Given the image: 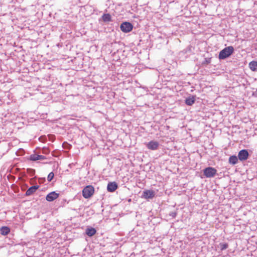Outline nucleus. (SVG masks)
Masks as SVG:
<instances>
[{
  "label": "nucleus",
  "mask_w": 257,
  "mask_h": 257,
  "mask_svg": "<svg viewBox=\"0 0 257 257\" xmlns=\"http://www.w3.org/2000/svg\"><path fill=\"white\" fill-rule=\"evenodd\" d=\"M101 19L104 22H109L112 21L111 16L109 14H104Z\"/></svg>",
  "instance_id": "obj_16"
},
{
  "label": "nucleus",
  "mask_w": 257,
  "mask_h": 257,
  "mask_svg": "<svg viewBox=\"0 0 257 257\" xmlns=\"http://www.w3.org/2000/svg\"><path fill=\"white\" fill-rule=\"evenodd\" d=\"M94 192V188L92 185L85 187L82 190V195L85 199L91 197Z\"/></svg>",
  "instance_id": "obj_2"
},
{
  "label": "nucleus",
  "mask_w": 257,
  "mask_h": 257,
  "mask_svg": "<svg viewBox=\"0 0 257 257\" xmlns=\"http://www.w3.org/2000/svg\"><path fill=\"white\" fill-rule=\"evenodd\" d=\"M155 195V192L152 190L144 191L143 193V197L146 199H152Z\"/></svg>",
  "instance_id": "obj_7"
},
{
  "label": "nucleus",
  "mask_w": 257,
  "mask_h": 257,
  "mask_svg": "<svg viewBox=\"0 0 257 257\" xmlns=\"http://www.w3.org/2000/svg\"><path fill=\"white\" fill-rule=\"evenodd\" d=\"M96 232V230L93 227H88L86 229L85 233L88 236H92Z\"/></svg>",
  "instance_id": "obj_13"
},
{
  "label": "nucleus",
  "mask_w": 257,
  "mask_h": 257,
  "mask_svg": "<svg viewBox=\"0 0 257 257\" xmlns=\"http://www.w3.org/2000/svg\"><path fill=\"white\" fill-rule=\"evenodd\" d=\"M59 197V194L53 191L49 193L46 197L47 201L51 202L57 199Z\"/></svg>",
  "instance_id": "obj_8"
},
{
  "label": "nucleus",
  "mask_w": 257,
  "mask_h": 257,
  "mask_svg": "<svg viewBox=\"0 0 257 257\" xmlns=\"http://www.w3.org/2000/svg\"><path fill=\"white\" fill-rule=\"evenodd\" d=\"M46 159L45 156L37 154L31 155L30 157V160L33 161H36L39 160H45Z\"/></svg>",
  "instance_id": "obj_11"
},
{
  "label": "nucleus",
  "mask_w": 257,
  "mask_h": 257,
  "mask_svg": "<svg viewBox=\"0 0 257 257\" xmlns=\"http://www.w3.org/2000/svg\"><path fill=\"white\" fill-rule=\"evenodd\" d=\"M62 146L63 148L65 149H70L71 147V145L67 143H64Z\"/></svg>",
  "instance_id": "obj_21"
},
{
  "label": "nucleus",
  "mask_w": 257,
  "mask_h": 257,
  "mask_svg": "<svg viewBox=\"0 0 257 257\" xmlns=\"http://www.w3.org/2000/svg\"><path fill=\"white\" fill-rule=\"evenodd\" d=\"M39 188V185H34L30 187L26 192V196H30L33 194Z\"/></svg>",
  "instance_id": "obj_10"
},
{
  "label": "nucleus",
  "mask_w": 257,
  "mask_h": 257,
  "mask_svg": "<svg viewBox=\"0 0 257 257\" xmlns=\"http://www.w3.org/2000/svg\"><path fill=\"white\" fill-rule=\"evenodd\" d=\"M117 187L118 185L116 182H109L107 184V190L109 192H113L117 189Z\"/></svg>",
  "instance_id": "obj_9"
},
{
  "label": "nucleus",
  "mask_w": 257,
  "mask_h": 257,
  "mask_svg": "<svg viewBox=\"0 0 257 257\" xmlns=\"http://www.w3.org/2000/svg\"><path fill=\"white\" fill-rule=\"evenodd\" d=\"M250 69L253 71H257V61H252L249 63Z\"/></svg>",
  "instance_id": "obj_17"
},
{
  "label": "nucleus",
  "mask_w": 257,
  "mask_h": 257,
  "mask_svg": "<svg viewBox=\"0 0 257 257\" xmlns=\"http://www.w3.org/2000/svg\"><path fill=\"white\" fill-rule=\"evenodd\" d=\"M133 28V25L130 22H123L120 26L121 31L124 33H128L131 32Z\"/></svg>",
  "instance_id": "obj_4"
},
{
  "label": "nucleus",
  "mask_w": 257,
  "mask_h": 257,
  "mask_svg": "<svg viewBox=\"0 0 257 257\" xmlns=\"http://www.w3.org/2000/svg\"><path fill=\"white\" fill-rule=\"evenodd\" d=\"M238 160L239 159H238V157H237L235 155H233V156H231L229 158L228 162L230 164L234 165L238 163Z\"/></svg>",
  "instance_id": "obj_14"
},
{
  "label": "nucleus",
  "mask_w": 257,
  "mask_h": 257,
  "mask_svg": "<svg viewBox=\"0 0 257 257\" xmlns=\"http://www.w3.org/2000/svg\"><path fill=\"white\" fill-rule=\"evenodd\" d=\"M10 232V228L8 226H3L0 229V232L3 235L8 234Z\"/></svg>",
  "instance_id": "obj_15"
},
{
  "label": "nucleus",
  "mask_w": 257,
  "mask_h": 257,
  "mask_svg": "<svg viewBox=\"0 0 257 257\" xmlns=\"http://www.w3.org/2000/svg\"><path fill=\"white\" fill-rule=\"evenodd\" d=\"M42 153L45 154H48L49 153L50 151L47 148H43L42 149Z\"/></svg>",
  "instance_id": "obj_22"
},
{
  "label": "nucleus",
  "mask_w": 257,
  "mask_h": 257,
  "mask_svg": "<svg viewBox=\"0 0 257 257\" xmlns=\"http://www.w3.org/2000/svg\"><path fill=\"white\" fill-rule=\"evenodd\" d=\"M219 246H220L221 250H223L228 248V244L227 243H219Z\"/></svg>",
  "instance_id": "obj_18"
},
{
  "label": "nucleus",
  "mask_w": 257,
  "mask_h": 257,
  "mask_svg": "<svg viewBox=\"0 0 257 257\" xmlns=\"http://www.w3.org/2000/svg\"><path fill=\"white\" fill-rule=\"evenodd\" d=\"M177 214V212L176 211L170 212L169 213V215L172 217L173 218H175Z\"/></svg>",
  "instance_id": "obj_20"
},
{
  "label": "nucleus",
  "mask_w": 257,
  "mask_h": 257,
  "mask_svg": "<svg viewBox=\"0 0 257 257\" xmlns=\"http://www.w3.org/2000/svg\"><path fill=\"white\" fill-rule=\"evenodd\" d=\"M249 156V153L247 150L243 149L240 150L238 154V159L240 161L246 160Z\"/></svg>",
  "instance_id": "obj_5"
},
{
  "label": "nucleus",
  "mask_w": 257,
  "mask_h": 257,
  "mask_svg": "<svg viewBox=\"0 0 257 257\" xmlns=\"http://www.w3.org/2000/svg\"><path fill=\"white\" fill-rule=\"evenodd\" d=\"M185 103L188 106L192 105L195 101V96L191 95L187 97L185 99Z\"/></svg>",
  "instance_id": "obj_12"
},
{
  "label": "nucleus",
  "mask_w": 257,
  "mask_h": 257,
  "mask_svg": "<svg viewBox=\"0 0 257 257\" xmlns=\"http://www.w3.org/2000/svg\"><path fill=\"white\" fill-rule=\"evenodd\" d=\"M146 145L148 149L154 151L158 149L159 143L157 141H151L146 144Z\"/></svg>",
  "instance_id": "obj_6"
},
{
  "label": "nucleus",
  "mask_w": 257,
  "mask_h": 257,
  "mask_svg": "<svg viewBox=\"0 0 257 257\" xmlns=\"http://www.w3.org/2000/svg\"><path fill=\"white\" fill-rule=\"evenodd\" d=\"M54 176V173L52 172H50L47 177V180H48V182H51L52 181V180L53 179Z\"/></svg>",
  "instance_id": "obj_19"
},
{
  "label": "nucleus",
  "mask_w": 257,
  "mask_h": 257,
  "mask_svg": "<svg viewBox=\"0 0 257 257\" xmlns=\"http://www.w3.org/2000/svg\"><path fill=\"white\" fill-rule=\"evenodd\" d=\"M216 172V169L211 167H207L203 170V174L206 178L213 177Z\"/></svg>",
  "instance_id": "obj_3"
},
{
  "label": "nucleus",
  "mask_w": 257,
  "mask_h": 257,
  "mask_svg": "<svg viewBox=\"0 0 257 257\" xmlns=\"http://www.w3.org/2000/svg\"><path fill=\"white\" fill-rule=\"evenodd\" d=\"M234 52V48L232 46L225 47L222 50L219 54L218 58L223 60L231 56Z\"/></svg>",
  "instance_id": "obj_1"
},
{
  "label": "nucleus",
  "mask_w": 257,
  "mask_h": 257,
  "mask_svg": "<svg viewBox=\"0 0 257 257\" xmlns=\"http://www.w3.org/2000/svg\"><path fill=\"white\" fill-rule=\"evenodd\" d=\"M211 62V58H205V60L203 62V64H209Z\"/></svg>",
  "instance_id": "obj_23"
}]
</instances>
